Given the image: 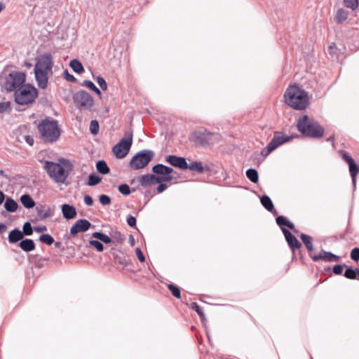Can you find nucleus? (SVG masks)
<instances>
[{
    "label": "nucleus",
    "mask_w": 359,
    "mask_h": 359,
    "mask_svg": "<svg viewBox=\"0 0 359 359\" xmlns=\"http://www.w3.org/2000/svg\"><path fill=\"white\" fill-rule=\"evenodd\" d=\"M348 167H349V171H350V173H351V175L352 177L353 182V184H355V180H356V176L359 172V168L355 164L354 161H352L351 163H348Z\"/></svg>",
    "instance_id": "29"
},
{
    "label": "nucleus",
    "mask_w": 359,
    "mask_h": 359,
    "mask_svg": "<svg viewBox=\"0 0 359 359\" xmlns=\"http://www.w3.org/2000/svg\"><path fill=\"white\" fill-rule=\"evenodd\" d=\"M153 156L154 153L151 151H140L131 158L130 166L133 170H140L144 168L151 161Z\"/></svg>",
    "instance_id": "9"
},
{
    "label": "nucleus",
    "mask_w": 359,
    "mask_h": 359,
    "mask_svg": "<svg viewBox=\"0 0 359 359\" xmlns=\"http://www.w3.org/2000/svg\"><path fill=\"white\" fill-rule=\"evenodd\" d=\"M11 110V103L9 102H0V113L3 114Z\"/></svg>",
    "instance_id": "41"
},
{
    "label": "nucleus",
    "mask_w": 359,
    "mask_h": 359,
    "mask_svg": "<svg viewBox=\"0 0 359 359\" xmlns=\"http://www.w3.org/2000/svg\"><path fill=\"white\" fill-rule=\"evenodd\" d=\"M358 269H357L356 270H353L351 268L347 269L345 271L344 276L348 279H355L358 276Z\"/></svg>",
    "instance_id": "38"
},
{
    "label": "nucleus",
    "mask_w": 359,
    "mask_h": 359,
    "mask_svg": "<svg viewBox=\"0 0 359 359\" xmlns=\"http://www.w3.org/2000/svg\"><path fill=\"white\" fill-rule=\"evenodd\" d=\"M92 236L95 238L99 239L104 243H111V238L101 232H95L93 233Z\"/></svg>",
    "instance_id": "33"
},
{
    "label": "nucleus",
    "mask_w": 359,
    "mask_h": 359,
    "mask_svg": "<svg viewBox=\"0 0 359 359\" xmlns=\"http://www.w3.org/2000/svg\"><path fill=\"white\" fill-rule=\"evenodd\" d=\"M347 17L348 13L344 9L339 8L337 11L335 21L337 23H341L347 19Z\"/></svg>",
    "instance_id": "28"
},
{
    "label": "nucleus",
    "mask_w": 359,
    "mask_h": 359,
    "mask_svg": "<svg viewBox=\"0 0 359 359\" xmlns=\"http://www.w3.org/2000/svg\"><path fill=\"white\" fill-rule=\"evenodd\" d=\"M127 223L130 226H135L136 224V219L133 216H130L127 219Z\"/></svg>",
    "instance_id": "56"
},
{
    "label": "nucleus",
    "mask_w": 359,
    "mask_h": 359,
    "mask_svg": "<svg viewBox=\"0 0 359 359\" xmlns=\"http://www.w3.org/2000/svg\"><path fill=\"white\" fill-rule=\"evenodd\" d=\"M339 153L341 154L343 160L345 161L348 164L354 161L346 151L341 150L339 151Z\"/></svg>",
    "instance_id": "46"
},
{
    "label": "nucleus",
    "mask_w": 359,
    "mask_h": 359,
    "mask_svg": "<svg viewBox=\"0 0 359 359\" xmlns=\"http://www.w3.org/2000/svg\"><path fill=\"white\" fill-rule=\"evenodd\" d=\"M112 238L117 240L118 242H122L124 240V236L118 231H114L111 233Z\"/></svg>",
    "instance_id": "52"
},
{
    "label": "nucleus",
    "mask_w": 359,
    "mask_h": 359,
    "mask_svg": "<svg viewBox=\"0 0 359 359\" xmlns=\"http://www.w3.org/2000/svg\"><path fill=\"white\" fill-rule=\"evenodd\" d=\"M247 177L252 182L257 183L259 180L258 172L255 169H248L246 171Z\"/></svg>",
    "instance_id": "31"
},
{
    "label": "nucleus",
    "mask_w": 359,
    "mask_h": 359,
    "mask_svg": "<svg viewBox=\"0 0 359 359\" xmlns=\"http://www.w3.org/2000/svg\"><path fill=\"white\" fill-rule=\"evenodd\" d=\"M83 200H84V203H86V205L90 206L93 203V198L88 195H85Z\"/></svg>",
    "instance_id": "55"
},
{
    "label": "nucleus",
    "mask_w": 359,
    "mask_h": 359,
    "mask_svg": "<svg viewBox=\"0 0 359 359\" xmlns=\"http://www.w3.org/2000/svg\"><path fill=\"white\" fill-rule=\"evenodd\" d=\"M39 241L48 245H52L54 243L53 238L49 234H42L39 237Z\"/></svg>",
    "instance_id": "37"
},
{
    "label": "nucleus",
    "mask_w": 359,
    "mask_h": 359,
    "mask_svg": "<svg viewBox=\"0 0 359 359\" xmlns=\"http://www.w3.org/2000/svg\"><path fill=\"white\" fill-rule=\"evenodd\" d=\"M20 202L26 208H32L35 205V202L32 198L28 194H24L20 197Z\"/></svg>",
    "instance_id": "23"
},
{
    "label": "nucleus",
    "mask_w": 359,
    "mask_h": 359,
    "mask_svg": "<svg viewBox=\"0 0 359 359\" xmlns=\"http://www.w3.org/2000/svg\"><path fill=\"white\" fill-rule=\"evenodd\" d=\"M90 131L93 135H97L99 132V123L96 120H93L90 123Z\"/></svg>",
    "instance_id": "39"
},
{
    "label": "nucleus",
    "mask_w": 359,
    "mask_h": 359,
    "mask_svg": "<svg viewBox=\"0 0 359 359\" xmlns=\"http://www.w3.org/2000/svg\"><path fill=\"white\" fill-rule=\"evenodd\" d=\"M173 179L172 176H156L154 175H144L140 178L139 182L142 187H148L163 182H169Z\"/></svg>",
    "instance_id": "12"
},
{
    "label": "nucleus",
    "mask_w": 359,
    "mask_h": 359,
    "mask_svg": "<svg viewBox=\"0 0 359 359\" xmlns=\"http://www.w3.org/2000/svg\"><path fill=\"white\" fill-rule=\"evenodd\" d=\"M63 217L67 219H74L76 216V211L74 206L64 204L61 207Z\"/></svg>",
    "instance_id": "19"
},
{
    "label": "nucleus",
    "mask_w": 359,
    "mask_h": 359,
    "mask_svg": "<svg viewBox=\"0 0 359 359\" xmlns=\"http://www.w3.org/2000/svg\"><path fill=\"white\" fill-rule=\"evenodd\" d=\"M69 66L76 73L81 74L84 72L82 64L76 59L70 61Z\"/></svg>",
    "instance_id": "27"
},
{
    "label": "nucleus",
    "mask_w": 359,
    "mask_h": 359,
    "mask_svg": "<svg viewBox=\"0 0 359 359\" xmlns=\"http://www.w3.org/2000/svg\"><path fill=\"white\" fill-rule=\"evenodd\" d=\"M25 138V140L26 141V142L29 144L30 146H32L33 144H34V139L32 136L30 135H25L24 137Z\"/></svg>",
    "instance_id": "59"
},
{
    "label": "nucleus",
    "mask_w": 359,
    "mask_h": 359,
    "mask_svg": "<svg viewBox=\"0 0 359 359\" xmlns=\"http://www.w3.org/2000/svg\"><path fill=\"white\" fill-rule=\"evenodd\" d=\"M166 161L172 165L181 169H187L188 168L186 159L183 157L170 155L166 157Z\"/></svg>",
    "instance_id": "17"
},
{
    "label": "nucleus",
    "mask_w": 359,
    "mask_h": 359,
    "mask_svg": "<svg viewBox=\"0 0 359 359\" xmlns=\"http://www.w3.org/2000/svg\"><path fill=\"white\" fill-rule=\"evenodd\" d=\"M19 246L25 252H30L35 248V244L32 239H25L21 241Z\"/></svg>",
    "instance_id": "22"
},
{
    "label": "nucleus",
    "mask_w": 359,
    "mask_h": 359,
    "mask_svg": "<svg viewBox=\"0 0 359 359\" xmlns=\"http://www.w3.org/2000/svg\"><path fill=\"white\" fill-rule=\"evenodd\" d=\"M34 230L36 232L41 233V232L46 231L47 230V229H46V226H41L35 227Z\"/></svg>",
    "instance_id": "61"
},
{
    "label": "nucleus",
    "mask_w": 359,
    "mask_h": 359,
    "mask_svg": "<svg viewBox=\"0 0 359 359\" xmlns=\"http://www.w3.org/2000/svg\"><path fill=\"white\" fill-rule=\"evenodd\" d=\"M53 61L50 53H45L36 59L34 71L39 88L45 89L47 87L48 76L53 73Z\"/></svg>",
    "instance_id": "1"
},
{
    "label": "nucleus",
    "mask_w": 359,
    "mask_h": 359,
    "mask_svg": "<svg viewBox=\"0 0 359 359\" xmlns=\"http://www.w3.org/2000/svg\"><path fill=\"white\" fill-rule=\"evenodd\" d=\"M335 50H336V48H335V45L333 43L332 45H330L328 48V52L330 55H334L335 54Z\"/></svg>",
    "instance_id": "60"
},
{
    "label": "nucleus",
    "mask_w": 359,
    "mask_h": 359,
    "mask_svg": "<svg viewBox=\"0 0 359 359\" xmlns=\"http://www.w3.org/2000/svg\"><path fill=\"white\" fill-rule=\"evenodd\" d=\"M300 238L309 251L313 250V238L310 236L302 233Z\"/></svg>",
    "instance_id": "26"
},
{
    "label": "nucleus",
    "mask_w": 359,
    "mask_h": 359,
    "mask_svg": "<svg viewBox=\"0 0 359 359\" xmlns=\"http://www.w3.org/2000/svg\"><path fill=\"white\" fill-rule=\"evenodd\" d=\"M297 126L302 135L312 138H320L324 133V128L317 121L306 115L298 119Z\"/></svg>",
    "instance_id": "3"
},
{
    "label": "nucleus",
    "mask_w": 359,
    "mask_h": 359,
    "mask_svg": "<svg viewBox=\"0 0 359 359\" xmlns=\"http://www.w3.org/2000/svg\"><path fill=\"white\" fill-rule=\"evenodd\" d=\"M97 82L98 85L100 86V87L103 90H106L107 89V84L105 80L102 77L97 76Z\"/></svg>",
    "instance_id": "49"
},
{
    "label": "nucleus",
    "mask_w": 359,
    "mask_h": 359,
    "mask_svg": "<svg viewBox=\"0 0 359 359\" xmlns=\"http://www.w3.org/2000/svg\"><path fill=\"white\" fill-rule=\"evenodd\" d=\"M168 288L174 297H175L177 298L180 297L181 292H180V289L177 287H176L174 285H169Z\"/></svg>",
    "instance_id": "45"
},
{
    "label": "nucleus",
    "mask_w": 359,
    "mask_h": 359,
    "mask_svg": "<svg viewBox=\"0 0 359 359\" xmlns=\"http://www.w3.org/2000/svg\"><path fill=\"white\" fill-rule=\"evenodd\" d=\"M99 200H100V202L103 205H107L111 203V198L108 196L104 195V194L100 195L99 197Z\"/></svg>",
    "instance_id": "47"
},
{
    "label": "nucleus",
    "mask_w": 359,
    "mask_h": 359,
    "mask_svg": "<svg viewBox=\"0 0 359 359\" xmlns=\"http://www.w3.org/2000/svg\"><path fill=\"white\" fill-rule=\"evenodd\" d=\"M313 261L317 262L320 259L325 260L326 262H338L339 257L332 252H327L325 250H321L318 255H313L312 257Z\"/></svg>",
    "instance_id": "18"
},
{
    "label": "nucleus",
    "mask_w": 359,
    "mask_h": 359,
    "mask_svg": "<svg viewBox=\"0 0 359 359\" xmlns=\"http://www.w3.org/2000/svg\"><path fill=\"white\" fill-rule=\"evenodd\" d=\"M290 140H292V137L290 136H283L280 135V134L278 133H275L273 139L267 146V151H262V154L264 156H267L269 153L275 150L278 147L285 142H289Z\"/></svg>",
    "instance_id": "13"
},
{
    "label": "nucleus",
    "mask_w": 359,
    "mask_h": 359,
    "mask_svg": "<svg viewBox=\"0 0 359 359\" xmlns=\"http://www.w3.org/2000/svg\"><path fill=\"white\" fill-rule=\"evenodd\" d=\"M6 229V226L0 222V233L4 232Z\"/></svg>",
    "instance_id": "62"
},
{
    "label": "nucleus",
    "mask_w": 359,
    "mask_h": 359,
    "mask_svg": "<svg viewBox=\"0 0 359 359\" xmlns=\"http://www.w3.org/2000/svg\"><path fill=\"white\" fill-rule=\"evenodd\" d=\"M38 130L44 142H55L60 135L57 122L55 120L46 119L42 121L38 126Z\"/></svg>",
    "instance_id": "4"
},
{
    "label": "nucleus",
    "mask_w": 359,
    "mask_h": 359,
    "mask_svg": "<svg viewBox=\"0 0 359 359\" xmlns=\"http://www.w3.org/2000/svg\"><path fill=\"white\" fill-rule=\"evenodd\" d=\"M286 103L295 109H304L309 103L307 93L297 86H290L284 95Z\"/></svg>",
    "instance_id": "2"
},
{
    "label": "nucleus",
    "mask_w": 359,
    "mask_h": 359,
    "mask_svg": "<svg viewBox=\"0 0 359 359\" xmlns=\"http://www.w3.org/2000/svg\"><path fill=\"white\" fill-rule=\"evenodd\" d=\"M37 96V91L35 88L30 85L21 86L15 92V100L21 105L32 102Z\"/></svg>",
    "instance_id": "7"
},
{
    "label": "nucleus",
    "mask_w": 359,
    "mask_h": 359,
    "mask_svg": "<svg viewBox=\"0 0 359 359\" xmlns=\"http://www.w3.org/2000/svg\"><path fill=\"white\" fill-rule=\"evenodd\" d=\"M135 252H136V255H137L138 259L140 260V262H144L145 261V257H144L142 252L141 251V250L140 248H137L135 250Z\"/></svg>",
    "instance_id": "54"
},
{
    "label": "nucleus",
    "mask_w": 359,
    "mask_h": 359,
    "mask_svg": "<svg viewBox=\"0 0 359 359\" xmlns=\"http://www.w3.org/2000/svg\"><path fill=\"white\" fill-rule=\"evenodd\" d=\"M152 171L163 176H170V174L173 171V169L163 164H157L153 167Z\"/></svg>",
    "instance_id": "20"
},
{
    "label": "nucleus",
    "mask_w": 359,
    "mask_h": 359,
    "mask_svg": "<svg viewBox=\"0 0 359 359\" xmlns=\"http://www.w3.org/2000/svg\"><path fill=\"white\" fill-rule=\"evenodd\" d=\"M5 199L4 194L0 191V205L4 202Z\"/></svg>",
    "instance_id": "63"
},
{
    "label": "nucleus",
    "mask_w": 359,
    "mask_h": 359,
    "mask_svg": "<svg viewBox=\"0 0 359 359\" xmlns=\"http://www.w3.org/2000/svg\"><path fill=\"white\" fill-rule=\"evenodd\" d=\"M73 100L76 107L83 109L90 110L94 103L93 97L83 90L76 92Z\"/></svg>",
    "instance_id": "10"
},
{
    "label": "nucleus",
    "mask_w": 359,
    "mask_h": 359,
    "mask_svg": "<svg viewBox=\"0 0 359 359\" xmlns=\"http://www.w3.org/2000/svg\"><path fill=\"white\" fill-rule=\"evenodd\" d=\"M221 137L217 133L206 130H196L191 133L189 140L196 147H206L218 143Z\"/></svg>",
    "instance_id": "5"
},
{
    "label": "nucleus",
    "mask_w": 359,
    "mask_h": 359,
    "mask_svg": "<svg viewBox=\"0 0 359 359\" xmlns=\"http://www.w3.org/2000/svg\"><path fill=\"white\" fill-rule=\"evenodd\" d=\"M118 189L120 193L125 196L129 195L130 193V187L126 184H121L120 186H118Z\"/></svg>",
    "instance_id": "42"
},
{
    "label": "nucleus",
    "mask_w": 359,
    "mask_h": 359,
    "mask_svg": "<svg viewBox=\"0 0 359 359\" xmlns=\"http://www.w3.org/2000/svg\"><path fill=\"white\" fill-rule=\"evenodd\" d=\"M25 81V74L13 71L8 74L6 79L5 88L8 91H13L21 86Z\"/></svg>",
    "instance_id": "11"
},
{
    "label": "nucleus",
    "mask_w": 359,
    "mask_h": 359,
    "mask_svg": "<svg viewBox=\"0 0 359 359\" xmlns=\"http://www.w3.org/2000/svg\"><path fill=\"white\" fill-rule=\"evenodd\" d=\"M351 258L354 261L359 260V248H355L351 252Z\"/></svg>",
    "instance_id": "51"
},
{
    "label": "nucleus",
    "mask_w": 359,
    "mask_h": 359,
    "mask_svg": "<svg viewBox=\"0 0 359 359\" xmlns=\"http://www.w3.org/2000/svg\"><path fill=\"white\" fill-rule=\"evenodd\" d=\"M276 222L277 224L280 226H287L288 228H290V229H294V226L292 223H291L290 222H289L285 217L283 216H278V217H276Z\"/></svg>",
    "instance_id": "30"
},
{
    "label": "nucleus",
    "mask_w": 359,
    "mask_h": 359,
    "mask_svg": "<svg viewBox=\"0 0 359 359\" xmlns=\"http://www.w3.org/2000/svg\"><path fill=\"white\" fill-rule=\"evenodd\" d=\"M159 184H160L157 187L156 190H157L158 193H162L163 191H165L167 189L168 186L165 184H162V182L159 183Z\"/></svg>",
    "instance_id": "58"
},
{
    "label": "nucleus",
    "mask_w": 359,
    "mask_h": 359,
    "mask_svg": "<svg viewBox=\"0 0 359 359\" xmlns=\"http://www.w3.org/2000/svg\"><path fill=\"white\" fill-rule=\"evenodd\" d=\"M23 233L18 230H12L8 235V241L11 243H15L23 238Z\"/></svg>",
    "instance_id": "21"
},
{
    "label": "nucleus",
    "mask_w": 359,
    "mask_h": 359,
    "mask_svg": "<svg viewBox=\"0 0 359 359\" xmlns=\"http://www.w3.org/2000/svg\"><path fill=\"white\" fill-rule=\"evenodd\" d=\"M91 226V223L86 219H81L77 220L70 229V235L74 236L79 233H82L88 231Z\"/></svg>",
    "instance_id": "14"
},
{
    "label": "nucleus",
    "mask_w": 359,
    "mask_h": 359,
    "mask_svg": "<svg viewBox=\"0 0 359 359\" xmlns=\"http://www.w3.org/2000/svg\"><path fill=\"white\" fill-rule=\"evenodd\" d=\"M191 308L197 312V313L200 316L201 318H205V315L201 308L196 303H193L191 305Z\"/></svg>",
    "instance_id": "50"
},
{
    "label": "nucleus",
    "mask_w": 359,
    "mask_h": 359,
    "mask_svg": "<svg viewBox=\"0 0 359 359\" xmlns=\"http://www.w3.org/2000/svg\"><path fill=\"white\" fill-rule=\"evenodd\" d=\"M36 211L39 220L51 217L54 215V209L47 205H39L36 207Z\"/></svg>",
    "instance_id": "15"
},
{
    "label": "nucleus",
    "mask_w": 359,
    "mask_h": 359,
    "mask_svg": "<svg viewBox=\"0 0 359 359\" xmlns=\"http://www.w3.org/2000/svg\"><path fill=\"white\" fill-rule=\"evenodd\" d=\"M83 86L88 88L91 90L95 92L97 95H101L100 90L95 86V84L91 81H89V80L83 81Z\"/></svg>",
    "instance_id": "34"
},
{
    "label": "nucleus",
    "mask_w": 359,
    "mask_h": 359,
    "mask_svg": "<svg viewBox=\"0 0 359 359\" xmlns=\"http://www.w3.org/2000/svg\"><path fill=\"white\" fill-rule=\"evenodd\" d=\"M89 244L95 248L96 250L99 252H102L104 250L103 245L98 241L91 240L89 241Z\"/></svg>",
    "instance_id": "44"
},
{
    "label": "nucleus",
    "mask_w": 359,
    "mask_h": 359,
    "mask_svg": "<svg viewBox=\"0 0 359 359\" xmlns=\"http://www.w3.org/2000/svg\"><path fill=\"white\" fill-rule=\"evenodd\" d=\"M191 170H197L199 172H203L204 171V168L201 162H194L190 165H188V168Z\"/></svg>",
    "instance_id": "35"
},
{
    "label": "nucleus",
    "mask_w": 359,
    "mask_h": 359,
    "mask_svg": "<svg viewBox=\"0 0 359 359\" xmlns=\"http://www.w3.org/2000/svg\"><path fill=\"white\" fill-rule=\"evenodd\" d=\"M282 231L288 243V245L293 251L301 248V243L294 235H292L287 229L285 228L282 227Z\"/></svg>",
    "instance_id": "16"
},
{
    "label": "nucleus",
    "mask_w": 359,
    "mask_h": 359,
    "mask_svg": "<svg viewBox=\"0 0 359 359\" xmlns=\"http://www.w3.org/2000/svg\"><path fill=\"white\" fill-rule=\"evenodd\" d=\"M345 6L353 10L355 9L358 6V0H344Z\"/></svg>",
    "instance_id": "40"
},
{
    "label": "nucleus",
    "mask_w": 359,
    "mask_h": 359,
    "mask_svg": "<svg viewBox=\"0 0 359 359\" xmlns=\"http://www.w3.org/2000/svg\"><path fill=\"white\" fill-rule=\"evenodd\" d=\"M96 168L102 174H107L109 172V168L104 161H99L96 163Z\"/></svg>",
    "instance_id": "32"
},
{
    "label": "nucleus",
    "mask_w": 359,
    "mask_h": 359,
    "mask_svg": "<svg viewBox=\"0 0 359 359\" xmlns=\"http://www.w3.org/2000/svg\"><path fill=\"white\" fill-rule=\"evenodd\" d=\"M5 8V5L2 3V2H0V13Z\"/></svg>",
    "instance_id": "64"
},
{
    "label": "nucleus",
    "mask_w": 359,
    "mask_h": 359,
    "mask_svg": "<svg viewBox=\"0 0 359 359\" xmlns=\"http://www.w3.org/2000/svg\"><path fill=\"white\" fill-rule=\"evenodd\" d=\"M23 235L30 236L33 233L32 226L29 222H27L23 225Z\"/></svg>",
    "instance_id": "43"
},
{
    "label": "nucleus",
    "mask_w": 359,
    "mask_h": 359,
    "mask_svg": "<svg viewBox=\"0 0 359 359\" xmlns=\"http://www.w3.org/2000/svg\"><path fill=\"white\" fill-rule=\"evenodd\" d=\"M4 208L8 212H15L18 208V204L13 199L8 198L5 202Z\"/></svg>",
    "instance_id": "25"
},
{
    "label": "nucleus",
    "mask_w": 359,
    "mask_h": 359,
    "mask_svg": "<svg viewBox=\"0 0 359 359\" xmlns=\"http://www.w3.org/2000/svg\"><path fill=\"white\" fill-rule=\"evenodd\" d=\"M262 205L269 212L276 213V211L274 209L273 204L271 200V198L268 196H263L261 198Z\"/></svg>",
    "instance_id": "24"
},
{
    "label": "nucleus",
    "mask_w": 359,
    "mask_h": 359,
    "mask_svg": "<svg viewBox=\"0 0 359 359\" xmlns=\"http://www.w3.org/2000/svg\"><path fill=\"white\" fill-rule=\"evenodd\" d=\"M44 169L50 177L55 182L63 183L68 177V172L57 163L46 161Z\"/></svg>",
    "instance_id": "6"
},
{
    "label": "nucleus",
    "mask_w": 359,
    "mask_h": 359,
    "mask_svg": "<svg viewBox=\"0 0 359 359\" xmlns=\"http://www.w3.org/2000/svg\"><path fill=\"white\" fill-rule=\"evenodd\" d=\"M64 75H65V78L68 81H74L76 80V79L74 78V76L73 75L68 73L67 70H65L64 72Z\"/></svg>",
    "instance_id": "57"
},
{
    "label": "nucleus",
    "mask_w": 359,
    "mask_h": 359,
    "mask_svg": "<svg viewBox=\"0 0 359 359\" xmlns=\"http://www.w3.org/2000/svg\"><path fill=\"white\" fill-rule=\"evenodd\" d=\"M343 272V266L337 264L333 267V273L336 275H340Z\"/></svg>",
    "instance_id": "53"
},
{
    "label": "nucleus",
    "mask_w": 359,
    "mask_h": 359,
    "mask_svg": "<svg viewBox=\"0 0 359 359\" xmlns=\"http://www.w3.org/2000/svg\"><path fill=\"white\" fill-rule=\"evenodd\" d=\"M133 143V134L128 133L114 146L112 151L117 158H123L128 154Z\"/></svg>",
    "instance_id": "8"
},
{
    "label": "nucleus",
    "mask_w": 359,
    "mask_h": 359,
    "mask_svg": "<svg viewBox=\"0 0 359 359\" xmlns=\"http://www.w3.org/2000/svg\"><path fill=\"white\" fill-rule=\"evenodd\" d=\"M102 178L96 175L92 174L88 177V186H95L101 181Z\"/></svg>",
    "instance_id": "36"
},
{
    "label": "nucleus",
    "mask_w": 359,
    "mask_h": 359,
    "mask_svg": "<svg viewBox=\"0 0 359 359\" xmlns=\"http://www.w3.org/2000/svg\"><path fill=\"white\" fill-rule=\"evenodd\" d=\"M114 262L116 264H118L122 266L123 267L128 265V262L124 257L116 256L114 258Z\"/></svg>",
    "instance_id": "48"
}]
</instances>
